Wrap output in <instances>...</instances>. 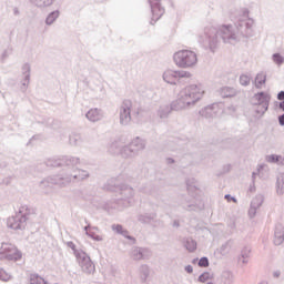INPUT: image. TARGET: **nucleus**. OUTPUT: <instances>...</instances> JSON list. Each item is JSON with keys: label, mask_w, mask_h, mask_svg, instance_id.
I'll return each instance as SVG.
<instances>
[{"label": "nucleus", "mask_w": 284, "mask_h": 284, "mask_svg": "<svg viewBox=\"0 0 284 284\" xmlns=\"http://www.w3.org/2000/svg\"><path fill=\"white\" fill-rule=\"evenodd\" d=\"M175 64L179 68H192V65H196V53L191 50H181L174 54Z\"/></svg>", "instance_id": "nucleus-1"}, {"label": "nucleus", "mask_w": 284, "mask_h": 284, "mask_svg": "<svg viewBox=\"0 0 284 284\" xmlns=\"http://www.w3.org/2000/svg\"><path fill=\"white\" fill-rule=\"evenodd\" d=\"M203 94V88L192 84L184 89V95L182 100L184 103H186V105H191V103H196V101H199V99H201Z\"/></svg>", "instance_id": "nucleus-2"}, {"label": "nucleus", "mask_w": 284, "mask_h": 284, "mask_svg": "<svg viewBox=\"0 0 284 284\" xmlns=\"http://www.w3.org/2000/svg\"><path fill=\"white\" fill-rule=\"evenodd\" d=\"M2 254L7 261H21L23 254L13 244H2Z\"/></svg>", "instance_id": "nucleus-3"}, {"label": "nucleus", "mask_w": 284, "mask_h": 284, "mask_svg": "<svg viewBox=\"0 0 284 284\" xmlns=\"http://www.w3.org/2000/svg\"><path fill=\"white\" fill-rule=\"evenodd\" d=\"M181 77H184L183 74H181V72L169 70L164 72L163 79L166 83L172 84L176 83V80L181 79Z\"/></svg>", "instance_id": "nucleus-4"}, {"label": "nucleus", "mask_w": 284, "mask_h": 284, "mask_svg": "<svg viewBox=\"0 0 284 284\" xmlns=\"http://www.w3.org/2000/svg\"><path fill=\"white\" fill-rule=\"evenodd\" d=\"M80 265L84 272L88 274H92L94 272V263H92V260H90L89 256H83L82 260L80 261Z\"/></svg>", "instance_id": "nucleus-5"}, {"label": "nucleus", "mask_w": 284, "mask_h": 284, "mask_svg": "<svg viewBox=\"0 0 284 284\" xmlns=\"http://www.w3.org/2000/svg\"><path fill=\"white\" fill-rule=\"evenodd\" d=\"M159 1L161 0H150L152 6V13L155 20H159L160 17H163L164 10L159 6Z\"/></svg>", "instance_id": "nucleus-6"}, {"label": "nucleus", "mask_w": 284, "mask_h": 284, "mask_svg": "<svg viewBox=\"0 0 284 284\" xmlns=\"http://www.w3.org/2000/svg\"><path fill=\"white\" fill-rule=\"evenodd\" d=\"M8 225L11 230H21V217L13 216L8 219Z\"/></svg>", "instance_id": "nucleus-7"}, {"label": "nucleus", "mask_w": 284, "mask_h": 284, "mask_svg": "<svg viewBox=\"0 0 284 284\" xmlns=\"http://www.w3.org/2000/svg\"><path fill=\"white\" fill-rule=\"evenodd\" d=\"M87 119H89V121H99V119H101V113L97 109H91L87 113Z\"/></svg>", "instance_id": "nucleus-8"}, {"label": "nucleus", "mask_w": 284, "mask_h": 284, "mask_svg": "<svg viewBox=\"0 0 284 284\" xmlns=\"http://www.w3.org/2000/svg\"><path fill=\"white\" fill-rule=\"evenodd\" d=\"M265 81H267V75H265V73H258L255 78V85L261 88L265 85Z\"/></svg>", "instance_id": "nucleus-9"}, {"label": "nucleus", "mask_w": 284, "mask_h": 284, "mask_svg": "<svg viewBox=\"0 0 284 284\" xmlns=\"http://www.w3.org/2000/svg\"><path fill=\"white\" fill-rule=\"evenodd\" d=\"M121 123H128L130 121V109H123V112L120 115Z\"/></svg>", "instance_id": "nucleus-10"}, {"label": "nucleus", "mask_w": 284, "mask_h": 284, "mask_svg": "<svg viewBox=\"0 0 284 284\" xmlns=\"http://www.w3.org/2000/svg\"><path fill=\"white\" fill-rule=\"evenodd\" d=\"M57 19H59V11H53L47 18L48 26H52V23H54V20Z\"/></svg>", "instance_id": "nucleus-11"}, {"label": "nucleus", "mask_w": 284, "mask_h": 284, "mask_svg": "<svg viewBox=\"0 0 284 284\" xmlns=\"http://www.w3.org/2000/svg\"><path fill=\"white\" fill-rule=\"evenodd\" d=\"M30 284H45V280L39 275H31Z\"/></svg>", "instance_id": "nucleus-12"}, {"label": "nucleus", "mask_w": 284, "mask_h": 284, "mask_svg": "<svg viewBox=\"0 0 284 284\" xmlns=\"http://www.w3.org/2000/svg\"><path fill=\"white\" fill-rule=\"evenodd\" d=\"M211 278H212V274L206 272L200 275L199 281L200 283H206V281H210Z\"/></svg>", "instance_id": "nucleus-13"}, {"label": "nucleus", "mask_w": 284, "mask_h": 284, "mask_svg": "<svg viewBox=\"0 0 284 284\" xmlns=\"http://www.w3.org/2000/svg\"><path fill=\"white\" fill-rule=\"evenodd\" d=\"M250 77L248 75H241L240 77V83L241 85H250Z\"/></svg>", "instance_id": "nucleus-14"}, {"label": "nucleus", "mask_w": 284, "mask_h": 284, "mask_svg": "<svg viewBox=\"0 0 284 284\" xmlns=\"http://www.w3.org/2000/svg\"><path fill=\"white\" fill-rule=\"evenodd\" d=\"M133 258L135 261H141V258H143V252L141 250H135L133 253Z\"/></svg>", "instance_id": "nucleus-15"}, {"label": "nucleus", "mask_w": 284, "mask_h": 284, "mask_svg": "<svg viewBox=\"0 0 284 284\" xmlns=\"http://www.w3.org/2000/svg\"><path fill=\"white\" fill-rule=\"evenodd\" d=\"M186 248L189 250V252H194V250H196V242L191 241L186 244Z\"/></svg>", "instance_id": "nucleus-16"}, {"label": "nucleus", "mask_w": 284, "mask_h": 284, "mask_svg": "<svg viewBox=\"0 0 284 284\" xmlns=\"http://www.w3.org/2000/svg\"><path fill=\"white\" fill-rule=\"evenodd\" d=\"M199 265H200V267H207L210 265V262L207 261V257H202L199 261Z\"/></svg>", "instance_id": "nucleus-17"}, {"label": "nucleus", "mask_w": 284, "mask_h": 284, "mask_svg": "<svg viewBox=\"0 0 284 284\" xmlns=\"http://www.w3.org/2000/svg\"><path fill=\"white\" fill-rule=\"evenodd\" d=\"M54 0H38V6H52Z\"/></svg>", "instance_id": "nucleus-18"}, {"label": "nucleus", "mask_w": 284, "mask_h": 284, "mask_svg": "<svg viewBox=\"0 0 284 284\" xmlns=\"http://www.w3.org/2000/svg\"><path fill=\"white\" fill-rule=\"evenodd\" d=\"M273 61L277 64H281V63H283V57L281 54H274Z\"/></svg>", "instance_id": "nucleus-19"}, {"label": "nucleus", "mask_w": 284, "mask_h": 284, "mask_svg": "<svg viewBox=\"0 0 284 284\" xmlns=\"http://www.w3.org/2000/svg\"><path fill=\"white\" fill-rule=\"evenodd\" d=\"M255 98L257 99V101H260V103H263V101L267 99V95H265V93H257Z\"/></svg>", "instance_id": "nucleus-20"}, {"label": "nucleus", "mask_w": 284, "mask_h": 284, "mask_svg": "<svg viewBox=\"0 0 284 284\" xmlns=\"http://www.w3.org/2000/svg\"><path fill=\"white\" fill-rule=\"evenodd\" d=\"M277 99H278V101H284V91H281V92L277 94Z\"/></svg>", "instance_id": "nucleus-21"}, {"label": "nucleus", "mask_w": 284, "mask_h": 284, "mask_svg": "<svg viewBox=\"0 0 284 284\" xmlns=\"http://www.w3.org/2000/svg\"><path fill=\"white\" fill-rule=\"evenodd\" d=\"M185 272H187L189 274H192V272H193L192 266L191 265L186 266Z\"/></svg>", "instance_id": "nucleus-22"}, {"label": "nucleus", "mask_w": 284, "mask_h": 284, "mask_svg": "<svg viewBox=\"0 0 284 284\" xmlns=\"http://www.w3.org/2000/svg\"><path fill=\"white\" fill-rule=\"evenodd\" d=\"M280 125H284V114L278 118Z\"/></svg>", "instance_id": "nucleus-23"}, {"label": "nucleus", "mask_w": 284, "mask_h": 284, "mask_svg": "<svg viewBox=\"0 0 284 284\" xmlns=\"http://www.w3.org/2000/svg\"><path fill=\"white\" fill-rule=\"evenodd\" d=\"M221 30H222V32H230V27H225V26H224V27H222Z\"/></svg>", "instance_id": "nucleus-24"}, {"label": "nucleus", "mask_w": 284, "mask_h": 284, "mask_svg": "<svg viewBox=\"0 0 284 284\" xmlns=\"http://www.w3.org/2000/svg\"><path fill=\"white\" fill-rule=\"evenodd\" d=\"M270 159H271L272 161H278V156H274V155H273V156H271Z\"/></svg>", "instance_id": "nucleus-25"}, {"label": "nucleus", "mask_w": 284, "mask_h": 284, "mask_svg": "<svg viewBox=\"0 0 284 284\" xmlns=\"http://www.w3.org/2000/svg\"><path fill=\"white\" fill-rule=\"evenodd\" d=\"M280 108H281V110H283V112H284V101L280 103Z\"/></svg>", "instance_id": "nucleus-26"}, {"label": "nucleus", "mask_w": 284, "mask_h": 284, "mask_svg": "<svg viewBox=\"0 0 284 284\" xmlns=\"http://www.w3.org/2000/svg\"><path fill=\"white\" fill-rule=\"evenodd\" d=\"M115 230H116L118 232H121L122 227L118 225V226H115Z\"/></svg>", "instance_id": "nucleus-27"}]
</instances>
